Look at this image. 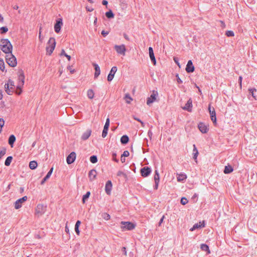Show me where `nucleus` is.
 Instances as JSON below:
<instances>
[{
  "label": "nucleus",
  "instance_id": "c03bdc74",
  "mask_svg": "<svg viewBox=\"0 0 257 257\" xmlns=\"http://www.w3.org/2000/svg\"><path fill=\"white\" fill-rule=\"evenodd\" d=\"M8 31L7 27H2L0 28V33L2 34L6 33Z\"/></svg>",
  "mask_w": 257,
  "mask_h": 257
},
{
  "label": "nucleus",
  "instance_id": "a878e982",
  "mask_svg": "<svg viewBox=\"0 0 257 257\" xmlns=\"http://www.w3.org/2000/svg\"><path fill=\"white\" fill-rule=\"evenodd\" d=\"M27 197L25 196L17 200V209L21 207V204L25 202L27 200Z\"/></svg>",
  "mask_w": 257,
  "mask_h": 257
},
{
  "label": "nucleus",
  "instance_id": "0e129e2a",
  "mask_svg": "<svg viewBox=\"0 0 257 257\" xmlns=\"http://www.w3.org/2000/svg\"><path fill=\"white\" fill-rule=\"evenodd\" d=\"M198 152L195 145H193V153Z\"/></svg>",
  "mask_w": 257,
  "mask_h": 257
},
{
  "label": "nucleus",
  "instance_id": "dca6fc26",
  "mask_svg": "<svg viewBox=\"0 0 257 257\" xmlns=\"http://www.w3.org/2000/svg\"><path fill=\"white\" fill-rule=\"evenodd\" d=\"M112 187V184L111 181L108 180L106 182L105 186V191L107 195H110Z\"/></svg>",
  "mask_w": 257,
  "mask_h": 257
},
{
  "label": "nucleus",
  "instance_id": "338daca9",
  "mask_svg": "<svg viewBox=\"0 0 257 257\" xmlns=\"http://www.w3.org/2000/svg\"><path fill=\"white\" fill-rule=\"evenodd\" d=\"M65 54H67L65 53L64 50L62 49L61 50V53H60V56H65Z\"/></svg>",
  "mask_w": 257,
  "mask_h": 257
},
{
  "label": "nucleus",
  "instance_id": "6e6552de",
  "mask_svg": "<svg viewBox=\"0 0 257 257\" xmlns=\"http://www.w3.org/2000/svg\"><path fill=\"white\" fill-rule=\"evenodd\" d=\"M114 49L116 51V52L119 54L122 55L123 56L125 55V51H126V48L124 45L122 44L120 45H115Z\"/></svg>",
  "mask_w": 257,
  "mask_h": 257
},
{
  "label": "nucleus",
  "instance_id": "13d9d810",
  "mask_svg": "<svg viewBox=\"0 0 257 257\" xmlns=\"http://www.w3.org/2000/svg\"><path fill=\"white\" fill-rule=\"evenodd\" d=\"M198 155V152H196V153H193V158L194 160L196 161V162H197V158Z\"/></svg>",
  "mask_w": 257,
  "mask_h": 257
},
{
  "label": "nucleus",
  "instance_id": "5fc2aeb1",
  "mask_svg": "<svg viewBox=\"0 0 257 257\" xmlns=\"http://www.w3.org/2000/svg\"><path fill=\"white\" fill-rule=\"evenodd\" d=\"M133 118H134V119H135V120H137L138 121L140 122L141 123V124H142V125L143 126H144V123L141 119H140L139 118L135 117V116H133Z\"/></svg>",
  "mask_w": 257,
  "mask_h": 257
},
{
  "label": "nucleus",
  "instance_id": "de8ad7c7",
  "mask_svg": "<svg viewBox=\"0 0 257 257\" xmlns=\"http://www.w3.org/2000/svg\"><path fill=\"white\" fill-rule=\"evenodd\" d=\"M6 153V149L3 148V149L0 151V159L1 158L4 156Z\"/></svg>",
  "mask_w": 257,
  "mask_h": 257
},
{
  "label": "nucleus",
  "instance_id": "2f4dec72",
  "mask_svg": "<svg viewBox=\"0 0 257 257\" xmlns=\"http://www.w3.org/2000/svg\"><path fill=\"white\" fill-rule=\"evenodd\" d=\"M38 166L37 162L35 161H32L29 163V167L31 169H35Z\"/></svg>",
  "mask_w": 257,
  "mask_h": 257
},
{
  "label": "nucleus",
  "instance_id": "79ce46f5",
  "mask_svg": "<svg viewBox=\"0 0 257 257\" xmlns=\"http://www.w3.org/2000/svg\"><path fill=\"white\" fill-rule=\"evenodd\" d=\"M117 176L118 177H123L124 178L127 177L126 174L121 171H118L117 173Z\"/></svg>",
  "mask_w": 257,
  "mask_h": 257
},
{
  "label": "nucleus",
  "instance_id": "9d476101",
  "mask_svg": "<svg viewBox=\"0 0 257 257\" xmlns=\"http://www.w3.org/2000/svg\"><path fill=\"white\" fill-rule=\"evenodd\" d=\"M62 25V19H58L56 20V22L54 25V30L56 33H58L60 32Z\"/></svg>",
  "mask_w": 257,
  "mask_h": 257
},
{
  "label": "nucleus",
  "instance_id": "6e6d98bb",
  "mask_svg": "<svg viewBox=\"0 0 257 257\" xmlns=\"http://www.w3.org/2000/svg\"><path fill=\"white\" fill-rule=\"evenodd\" d=\"M67 69H68V70H69V71H70V73H71V74H73V73H74V72H75V70L72 69V66H68L67 67Z\"/></svg>",
  "mask_w": 257,
  "mask_h": 257
},
{
  "label": "nucleus",
  "instance_id": "0eeeda50",
  "mask_svg": "<svg viewBox=\"0 0 257 257\" xmlns=\"http://www.w3.org/2000/svg\"><path fill=\"white\" fill-rule=\"evenodd\" d=\"M46 210V206L42 204H38L36 208V214L38 216L43 214Z\"/></svg>",
  "mask_w": 257,
  "mask_h": 257
},
{
  "label": "nucleus",
  "instance_id": "8fccbe9b",
  "mask_svg": "<svg viewBox=\"0 0 257 257\" xmlns=\"http://www.w3.org/2000/svg\"><path fill=\"white\" fill-rule=\"evenodd\" d=\"M103 217L106 220H108L110 219V215L106 213H104V214L103 215Z\"/></svg>",
  "mask_w": 257,
  "mask_h": 257
},
{
  "label": "nucleus",
  "instance_id": "a211bd4d",
  "mask_svg": "<svg viewBox=\"0 0 257 257\" xmlns=\"http://www.w3.org/2000/svg\"><path fill=\"white\" fill-rule=\"evenodd\" d=\"M157 95V92L153 91L150 97H148L147 100V104L150 105L156 100V96Z\"/></svg>",
  "mask_w": 257,
  "mask_h": 257
},
{
  "label": "nucleus",
  "instance_id": "c756f323",
  "mask_svg": "<svg viewBox=\"0 0 257 257\" xmlns=\"http://www.w3.org/2000/svg\"><path fill=\"white\" fill-rule=\"evenodd\" d=\"M16 137H15V135H11L10 137H9V144L11 146V147H13V145H14V142L16 141Z\"/></svg>",
  "mask_w": 257,
  "mask_h": 257
},
{
  "label": "nucleus",
  "instance_id": "4be33fe9",
  "mask_svg": "<svg viewBox=\"0 0 257 257\" xmlns=\"http://www.w3.org/2000/svg\"><path fill=\"white\" fill-rule=\"evenodd\" d=\"M93 66L95 69L94 78H96L100 75V69L98 65L96 63H93Z\"/></svg>",
  "mask_w": 257,
  "mask_h": 257
},
{
  "label": "nucleus",
  "instance_id": "393cba45",
  "mask_svg": "<svg viewBox=\"0 0 257 257\" xmlns=\"http://www.w3.org/2000/svg\"><path fill=\"white\" fill-rule=\"evenodd\" d=\"M53 170V168H52L48 172L46 176L42 179L41 182V184L43 185L45 182L50 177Z\"/></svg>",
  "mask_w": 257,
  "mask_h": 257
},
{
  "label": "nucleus",
  "instance_id": "f704fd0d",
  "mask_svg": "<svg viewBox=\"0 0 257 257\" xmlns=\"http://www.w3.org/2000/svg\"><path fill=\"white\" fill-rule=\"evenodd\" d=\"M124 99L125 100L126 103L130 104L132 101L133 99L128 93L125 94Z\"/></svg>",
  "mask_w": 257,
  "mask_h": 257
},
{
  "label": "nucleus",
  "instance_id": "f257e3e1",
  "mask_svg": "<svg viewBox=\"0 0 257 257\" xmlns=\"http://www.w3.org/2000/svg\"><path fill=\"white\" fill-rule=\"evenodd\" d=\"M1 49L6 54H11L13 46L8 39H3L0 41Z\"/></svg>",
  "mask_w": 257,
  "mask_h": 257
},
{
  "label": "nucleus",
  "instance_id": "c9c22d12",
  "mask_svg": "<svg viewBox=\"0 0 257 257\" xmlns=\"http://www.w3.org/2000/svg\"><path fill=\"white\" fill-rule=\"evenodd\" d=\"M12 160H13V157L12 156L8 157L7 158L6 160H5V165L6 166H10L11 163V162H12Z\"/></svg>",
  "mask_w": 257,
  "mask_h": 257
},
{
  "label": "nucleus",
  "instance_id": "f3484780",
  "mask_svg": "<svg viewBox=\"0 0 257 257\" xmlns=\"http://www.w3.org/2000/svg\"><path fill=\"white\" fill-rule=\"evenodd\" d=\"M149 56L151 59V60L152 62L153 63L154 65H156V60L155 59V57L154 55V51L153 48L151 47H150L149 48Z\"/></svg>",
  "mask_w": 257,
  "mask_h": 257
},
{
  "label": "nucleus",
  "instance_id": "ddd939ff",
  "mask_svg": "<svg viewBox=\"0 0 257 257\" xmlns=\"http://www.w3.org/2000/svg\"><path fill=\"white\" fill-rule=\"evenodd\" d=\"M76 154L75 152H71L67 157L66 161L68 164H71L73 163L76 159Z\"/></svg>",
  "mask_w": 257,
  "mask_h": 257
},
{
  "label": "nucleus",
  "instance_id": "e433bc0d",
  "mask_svg": "<svg viewBox=\"0 0 257 257\" xmlns=\"http://www.w3.org/2000/svg\"><path fill=\"white\" fill-rule=\"evenodd\" d=\"M154 181L155 182H160V175L158 171L157 170H155V175H154Z\"/></svg>",
  "mask_w": 257,
  "mask_h": 257
},
{
  "label": "nucleus",
  "instance_id": "09e8293b",
  "mask_svg": "<svg viewBox=\"0 0 257 257\" xmlns=\"http://www.w3.org/2000/svg\"><path fill=\"white\" fill-rule=\"evenodd\" d=\"M188 203V200L185 197H182L181 199V203L182 205H185Z\"/></svg>",
  "mask_w": 257,
  "mask_h": 257
},
{
  "label": "nucleus",
  "instance_id": "2eb2a0df",
  "mask_svg": "<svg viewBox=\"0 0 257 257\" xmlns=\"http://www.w3.org/2000/svg\"><path fill=\"white\" fill-rule=\"evenodd\" d=\"M194 66L191 60L188 61L186 67V71L187 73H192L194 71Z\"/></svg>",
  "mask_w": 257,
  "mask_h": 257
},
{
  "label": "nucleus",
  "instance_id": "7ed1b4c3",
  "mask_svg": "<svg viewBox=\"0 0 257 257\" xmlns=\"http://www.w3.org/2000/svg\"><path fill=\"white\" fill-rule=\"evenodd\" d=\"M6 92L9 95H12L16 92V88L15 86V83L11 80H9L7 83L5 85Z\"/></svg>",
  "mask_w": 257,
  "mask_h": 257
},
{
  "label": "nucleus",
  "instance_id": "774afa93",
  "mask_svg": "<svg viewBox=\"0 0 257 257\" xmlns=\"http://www.w3.org/2000/svg\"><path fill=\"white\" fill-rule=\"evenodd\" d=\"M123 37L125 38V39H126V40H127V41L130 40L128 36L125 33L123 34Z\"/></svg>",
  "mask_w": 257,
  "mask_h": 257
},
{
  "label": "nucleus",
  "instance_id": "cd10ccee",
  "mask_svg": "<svg viewBox=\"0 0 257 257\" xmlns=\"http://www.w3.org/2000/svg\"><path fill=\"white\" fill-rule=\"evenodd\" d=\"M200 248L202 250L206 251L207 254H209L210 253L209 246L206 244H201L200 245Z\"/></svg>",
  "mask_w": 257,
  "mask_h": 257
},
{
  "label": "nucleus",
  "instance_id": "6ab92c4d",
  "mask_svg": "<svg viewBox=\"0 0 257 257\" xmlns=\"http://www.w3.org/2000/svg\"><path fill=\"white\" fill-rule=\"evenodd\" d=\"M198 127L200 131L203 134L206 133L208 131L207 126L203 122H200Z\"/></svg>",
  "mask_w": 257,
  "mask_h": 257
},
{
  "label": "nucleus",
  "instance_id": "bf43d9fd",
  "mask_svg": "<svg viewBox=\"0 0 257 257\" xmlns=\"http://www.w3.org/2000/svg\"><path fill=\"white\" fill-rule=\"evenodd\" d=\"M164 218H165V215H163V216L161 218L159 222L158 223L159 226H160L161 225L162 223H163V222L164 221Z\"/></svg>",
  "mask_w": 257,
  "mask_h": 257
},
{
  "label": "nucleus",
  "instance_id": "e2e57ef3",
  "mask_svg": "<svg viewBox=\"0 0 257 257\" xmlns=\"http://www.w3.org/2000/svg\"><path fill=\"white\" fill-rule=\"evenodd\" d=\"M5 123V121L3 118H0V127L2 128Z\"/></svg>",
  "mask_w": 257,
  "mask_h": 257
},
{
  "label": "nucleus",
  "instance_id": "bb28decb",
  "mask_svg": "<svg viewBox=\"0 0 257 257\" xmlns=\"http://www.w3.org/2000/svg\"><path fill=\"white\" fill-rule=\"evenodd\" d=\"M187 178V176L185 174L181 173L178 175L177 180L178 182H183L185 181Z\"/></svg>",
  "mask_w": 257,
  "mask_h": 257
},
{
  "label": "nucleus",
  "instance_id": "20e7f679",
  "mask_svg": "<svg viewBox=\"0 0 257 257\" xmlns=\"http://www.w3.org/2000/svg\"><path fill=\"white\" fill-rule=\"evenodd\" d=\"M48 45L46 47V51L47 54L50 55L53 53L56 46V41L54 38L51 37L49 39L48 42Z\"/></svg>",
  "mask_w": 257,
  "mask_h": 257
},
{
  "label": "nucleus",
  "instance_id": "423d86ee",
  "mask_svg": "<svg viewBox=\"0 0 257 257\" xmlns=\"http://www.w3.org/2000/svg\"><path fill=\"white\" fill-rule=\"evenodd\" d=\"M121 224L123 225L121 227L123 230H131L135 227V225L131 222L121 221Z\"/></svg>",
  "mask_w": 257,
  "mask_h": 257
},
{
  "label": "nucleus",
  "instance_id": "1a4fd4ad",
  "mask_svg": "<svg viewBox=\"0 0 257 257\" xmlns=\"http://www.w3.org/2000/svg\"><path fill=\"white\" fill-rule=\"evenodd\" d=\"M109 123H110L109 118H107L106 120V122L104 124L103 130L102 131V137L103 138H105L107 135V132H108V128L109 126Z\"/></svg>",
  "mask_w": 257,
  "mask_h": 257
},
{
  "label": "nucleus",
  "instance_id": "f03ea898",
  "mask_svg": "<svg viewBox=\"0 0 257 257\" xmlns=\"http://www.w3.org/2000/svg\"><path fill=\"white\" fill-rule=\"evenodd\" d=\"M17 74L18 76V82H17V95H20L22 92V87L24 84L25 76L23 71L19 70Z\"/></svg>",
  "mask_w": 257,
  "mask_h": 257
},
{
  "label": "nucleus",
  "instance_id": "69168bd1",
  "mask_svg": "<svg viewBox=\"0 0 257 257\" xmlns=\"http://www.w3.org/2000/svg\"><path fill=\"white\" fill-rule=\"evenodd\" d=\"M242 80V77L241 76H239L238 78V81H239V85H240V87H241Z\"/></svg>",
  "mask_w": 257,
  "mask_h": 257
},
{
  "label": "nucleus",
  "instance_id": "39448f33",
  "mask_svg": "<svg viewBox=\"0 0 257 257\" xmlns=\"http://www.w3.org/2000/svg\"><path fill=\"white\" fill-rule=\"evenodd\" d=\"M6 61L10 66L14 67L16 66V58L12 53L7 55Z\"/></svg>",
  "mask_w": 257,
  "mask_h": 257
},
{
  "label": "nucleus",
  "instance_id": "680f3d73",
  "mask_svg": "<svg viewBox=\"0 0 257 257\" xmlns=\"http://www.w3.org/2000/svg\"><path fill=\"white\" fill-rule=\"evenodd\" d=\"M101 34L104 37H105L108 34V32L103 30L101 32Z\"/></svg>",
  "mask_w": 257,
  "mask_h": 257
},
{
  "label": "nucleus",
  "instance_id": "49530a36",
  "mask_svg": "<svg viewBox=\"0 0 257 257\" xmlns=\"http://www.w3.org/2000/svg\"><path fill=\"white\" fill-rule=\"evenodd\" d=\"M225 35L227 37H233L234 36V32L232 31H227L225 33Z\"/></svg>",
  "mask_w": 257,
  "mask_h": 257
},
{
  "label": "nucleus",
  "instance_id": "4c0bfd02",
  "mask_svg": "<svg viewBox=\"0 0 257 257\" xmlns=\"http://www.w3.org/2000/svg\"><path fill=\"white\" fill-rule=\"evenodd\" d=\"M87 96L90 99H92L94 97V92L92 89H89L87 93Z\"/></svg>",
  "mask_w": 257,
  "mask_h": 257
},
{
  "label": "nucleus",
  "instance_id": "412c9836",
  "mask_svg": "<svg viewBox=\"0 0 257 257\" xmlns=\"http://www.w3.org/2000/svg\"><path fill=\"white\" fill-rule=\"evenodd\" d=\"M205 227L204 221L199 222V223H195L193 227L190 229V231H193L196 229L201 228Z\"/></svg>",
  "mask_w": 257,
  "mask_h": 257
},
{
  "label": "nucleus",
  "instance_id": "a19ab883",
  "mask_svg": "<svg viewBox=\"0 0 257 257\" xmlns=\"http://www.w3.org/2000/svg\"><path fill=\"white\" fill-rule=\"evenodd\" d=\"M90 161L93 163V164H94V163H96L97 162V157L96 156H95V155H93V156H91L90 157Z\"/></svg>",
  "mask_w": 257,
  "mask_h": 257
},
{
  "label": "nucleus",
  "instance_id": "9b49d317",
  "mask_svg": "<svg viewBox=\"0 0 257 257\" xmlns=\"http://www.w3.org/2000/svg\"><path fill=\"white\" fill-rule=\"evenodd\" d=\"M151 172V169L149 167H145L141 169V174L144 177H148Z\"/></svg>",
  "mask_w": 257,
  "mask_h": 257
},
{
  "label": "nucleus",
  "instance_id": "ea45409f",
  "mask_svg": "<svg viewBox=\"0 0 257 257\" xmlns=\"http://www.w3.org/2000/svg\"><path fill=\"white\" fill-rule=\"evenodd\" d=\"M248 91L249 94H250L255 99H256V96L254 95V92L256 91V89L254 88H252L249 89Z\"/></svg>",
  "mask_w": 257,
  "mask_h": 257
},
{
  "label": "nucleus",
  "instance_id": "603ef678",
  "mask_svg": "<svg viewBox=\"0 0 257 257\" xmlns=\"http://www.w3.org/2000/svg\"><path fill=\"white\" fill-rule=\"evenodd\" d=\"M173 60H174V62H175V63L180 67V64L179 62V59L176 57H174L173 58Z\"/></svg>",
  "mask_w": 257,
  "mask_h": 257
},
{
  "label": "nucleus",
  "instance_id": "3c124183",
  "mask_svg": "<svg viewBox=\"0 0 257 257\" xmlns=\"http://www.w3.org/2000/svg\"><path fill=\"white\" fill-rule=\"evenodd\" d=\"M112 160L115 162H118V159L116 158V154L115 153L112 154Z\"/></svg>",
  "mask_w": 257,
  "mask_h": 257
},
{
  "label": "nucleus",
  "instance_id": "a18cd8bd",
  "mask_svg": "<svg viewBox=\"0 0 257 257\" xmlns=\"http://www.w3.org/2000/svg\"><path fill=\"white\" fill-rule=\"evenodd\" d=\"M5 63L3 60L0 59V70L2 71H4L5 69Z\"/></svg>",
  "mask_w": 257,
  "mask_h": 257
},
{
  "label": "nucleus",
  "instance_id": "7c9ffc66",
  "mask_svg": "<svg viewBox=\"0 0 257 257\" xmlns=\"http://www.w3.org/2000/svg\"><path fill=\"white\" fill-rule=\"evenodd\" d=\"M233 169L232 167V166H226L225 167V168H224V170L223 171V172L225 173V174H229V173H231L232 171H233Z\"/></svg>",
  "mask_w": 257,
  "mask_h": 257
},
{
  "label": "nucleus",
  "instance_id": "4468645a",
  "mask_svg": "<svg viewBox=\"0 0 257 257\" xmlns=\"http://www.w3.org/2000/svg\"><path fill=\"white\" fill-rule=\"evenodd\" d=\"M208 110L209 111L210 118L214 124L216 123V113L214 110V108H213V110H211L210 105H209Z\"/></svg>",
  "mask_w": 257,
  "mask_h": 257
},
{
  "label": "nucleus",
  "instance_id": "b1692460",
  "mask_svg": "<svg viewBox=\"0 0 257 257\" xmlns=\"http://www.w3.org/2000/svg\"><path fill=\"white\" fill-rule=\"evenodd\" d=\"M91 134V130H87L85 132H84L82 136H81V140L85 141L87 140L89 137L90 136Z\"/></svg>",
  "mask_w": 257,
  "mask_h": 257
},
{
  "label": "nucleus",
  "instance_id": "f8f14e48",
  "mask_svg": "<svg viewBox=\"0 0 257 257\" xmlns=\"http://www.w3.org/2000/svg\"><path fill=\"white\" fill-rule=\"evenodd\" d=\"M117 68L116 66L111 68V70L107 76V81L110 82L113 79L114 76L117 71Z\"/></svg>",
  "mask_w": 257,
  "mask_h": 257
},
{
  "label": "nucleus",
  "instance_id": "052dcab7",
  "mask_svg": "<svg viewBox=\"0 0 257 257\" xmlns=\"http://www.w3.org/2000/svg\"><path fill=\"white\" fill-rule=\"evenodd\" d=\"M121 251H122L123 253L125 256H126L127 255V251L125 247H122L121 248Z\"/></svg>",
  "mask_w": 257,
  "mask_h": 257
},
{
  "label": "nucleus",
  "instance_id": "864d4df0",
  "mask_svg": "<svg viewBox=\"0 0 257 257\" xmlns=\"http://www.w3.org/2000/svg\"><path fill=\"white\" fill-rule=\"evenodd\" d=\"M129 155H130L129 152L127 151H124L121 156H122V157H128Z\"/></svg>",
  "mask_w": 257,
  "mask_h": 257
},
{
  "label": "nucleus",
  "instance_id": "473e14b6",
  "mask_svg": "<svg viewBox=\"0 0 257 257\" xmlns=\"http://www.w3.org/2000/svg\"><path fill=\"white\" fill-rule=\"evenodd\" d=\"M81 224V221L80 220H77L75 225V231L77 235H79L80 231L79 229V227Z\"/></svg>",
  "mask_w": 257,
  "mask_h": 257
},
{
  "label": "nucleus",
  "instance_id": "37998d69",
  "mask_svg": "<svg viewBox=\"0 0 257 257\" xmlns=\"http://www.w3.org/2000/svg\"><path fill=\"white\" fill-rule=\"evenodd\" d=\"M42 27H40V28H39V41L42 43L44 40V37L43 36H42V35H41V34L42 33Z\"/></svg>",
  "mask_w": 257,
  "mask_h": 257
},
{
  "label": "nucleus",
  "instance_id": "58836bf2",
  "mask_svg": "<svg viewBox=\"0 0 257 257\" xmlns=\"http://www.w3.org/2000/svg\"><path fill=\"white\" fill-rule=\"evenodd\" d=\"M90 195V192H87L82 197V203L84 204L85 203L86 200L89 197Z\"/></svg>",
  "mask_w": 257,
  "mask_h": 257
},
{
  "label": "nucleus",
  "instance_id": "4d7b16f0",
  "mask_svg": "<svg viewBox=\"0 0 257 257\" xmlns=\"http://www.w3.org/2000/svg\"><path fill=\"white\" fill-rule=\"evenodd\" d=\"M176 77L177 78V81L178 83L181 84L183 82L181 79L180 78L179 75L178 74L176 75Z\"/></svg>",
  "mask_w": 257,
  "mask_h": 257
},
{
  "label": "nucleus",
  "instance_id": "5701e85b",
  "mask_svg": "<svg viewBox=\"0 0 257 257\" xmlns=\"http://www.w3.org/2000/svg\"><path fill=\"white\" fill-rule=\"evenodd\" d=\"M97 175V172L95 170H91L88 173V176L90 181L94 180Z\"/></svg>",
  "mask_w": 257,
  "mask_h": 257
},
{
  "label": "nucleus",
  "instance_id": "c85d7f7f",
  "mask_svg": "<svg viewBox=\"0 0 257 257\" xmlns=\"http://www.w3.org/2000/svg\"><path fill=\"white\" fill-rule=\"evenodd\" d=\"M129 141V138L127 136L123 135L121 137L120 139V142L122 144L125 145Z\"/></svg>",
  "mask_w": 257,
  "mask_h": 257
},
{
  "label": "nucleus",
  "instance_id": "aec40b11",
  "mask_svg": "<svg viewBox=\"0 0 257 257\" xmlns=\"http://www.w3.org/2000/svg\"><path fill=\"white\" fill-rule=\"evenodd\" d=\"M192 101L191 98H189L187 101V103L185 104V105L183 107L184 110H187L189 112L191 111V108L192 107Z\"/></svg>",
  "mask_w": 257,
  "mask_h": 257
},
{
  "label": "nucleus",
  "instance_id": "72a5a7b5",
  "mask_svg": "<svg viewBox=\"0 0 257 257\" xmlns=\"http://www.w3.org/2000/svg\"><path fill=\"white\" fill-rule=\"evenodd\" d=\"M105 16L108 19H112L114 17V15L111 10L106 12Z\"/></svg>",
  "mask_w": 257,
  "mask_h": 257
}]
</instances>
